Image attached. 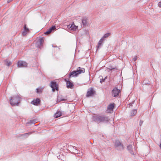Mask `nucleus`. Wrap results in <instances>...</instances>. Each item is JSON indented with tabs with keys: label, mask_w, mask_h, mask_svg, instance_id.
I'll list each match as a JSON object with an SVG mask.
<instances>
[{
	"label": "nucleus",
	"mask_w": 161,
	"mask_h": 161,
	"mask_svg": "<svg viewBox=\"0 0 161 161\" xmlns=\"http://www.w3.org/2000/svg\"><path fill=\"white\" fill-rule=\"evenodd\" d=\"M44 40L43 38H39L36 43V46L37 47H40L42 46Z\"/></svg>",
	"instance_id": "nucleus-8"
},
{
	"label": "nucleus",
	"mask_w": 161,
	"mask_h": 161,
	"mask_svg": "<svg viewBox=\"0 0 161 161\" xmlns=\"http://www.w3.org/2000/svg\"><path fill=\"white\" fill-rule=\"evenodd\" d=\"M132 146L131 145H129L127 146V149L131 154H133V153L132 150Z\"/></svg>",
	"instance_id": "nucleus-16"
},
{
	"label": "nucleus",
	"mask_w": 161,
	"mask_h": 161,
	"mask_svg": "<svg viewBox=\"0 0 161 161\" xmlns=\"http://www.w3.org/2000/svg\"><path fill=\"white\" fill-rule=\"evenodd\" d=\"M158 6L159 7H161V2H159L158 3Z\"/></svg>",
	"instance_id": "nucleus-26"
},
{
	"label": "nucleus",
	"mask_w": 161,
	"mask_h": 161,
	"mask_svg": "<svg viewBox=\"0 0 161 161\" xmlns=\"http://www.w3.org/2000/svg\"><path fill=\"white\" fill-rule=\"evenodd\" d=\"M50 86L52 88L53 91L54 92L55 89L57 90V87L56 82L52 81L51 82Z\"/></svg>",
	"instance_id": "nucleus-11"
},
{
	"label": "nucleus",
	"mask_w": 161,
	"mask_h": 161,
	"mask_svg": "<svg viewBox=\"0 0 161 161\" xmlns=\"http://www.w3.org/2000/svg\"><path fill=\"white\" fill-rule=\"evenodd\" d=\"M82 23H83L84 25H85L87 23V21L85 19H83L82 20Z\"/></svg>",
	"instance_id": "nucleus-24"
},
{
	"label": "nucleus",
	"mask_w": 161,
	"mask_h": 161,
	"mask_svg": "<svg viewBox=\"0 0 161 161\" xmlns=\"http://www.w3.org/2000/svg\"><path fill=\"white\" fill-rule=\"evenodd\" d=\"M133 59L134 60V61H135L137 59L136 56L134 57Z\"/></svg>",
	"instance_id": "nucleus-28"
},
{
	"label": "nucleus",
	"mask_w": 161,
	"mask_h": 161,
	"mask_svg": "<svg viewBox=\"0 0 161 161\" xmlns=\"http://www.w3.org/2000/svg\"><path fill=\"white\" fill-rule=\"evenodd\" d=\"M67 87L68 88H72L73 85L70 81H67L66 82Z\"/></svg>",
	"instance_id": "nucleus-14"
},
{
	"label": "nucleus",
	"mask_w": 161,
	"mask_h": 161,
	"mask_svg": "<svg viewBox=\"0 0 161 161\" xmlns=\"http://www.w3.org/2000/svg\"><path fill=\"white\" fill-rule=\"evenodd\" d=\"M56 29L55 26H53L50 28L44 34H48L51 33L52 31Z\"/></svg>",
	"instance_id": "nucleus-13"
},
{
	"label": "nucleus",
	"mask_w": 161,
	"mask_h": 161,
	"mask_svg": "<svg viewBox=\"0 0 161 161\" xmlns=\"http://www.w3.org/2000/svg\"><path fill=\"white\" fill-rule=\"evenodd\" d=\"M104 39H103V38H101L99 41L98 42V45L97 46V48H98L101 45L103 41H104Z\"/></svg>",
	"instance_id": "nucleus-19"
},
{
	"label": "nucleus",
	"mask_w": 161,
	"mask_h": 161,
	"mask_svg": "<svg viewBox=\"0 0 161 161\" xmlns=\"http://www.w3.org/2000/svg\"><path fill=\"white\" fill-rule=\"evenodd\" d=\"M114 146L117 148L119 150H122L124 149V147L123 144H122L119 140H116L114 142Z\"/></svg>",
	"instance_id": "nucleus-4"
},
{
	"label": "nucleus",
	"mask_w": 161,
	"mask_h": 161,
	"mask_svg": "<svg viewBox=\"0 0 161 161\" xmlns=\"http://www.w3.org/2000/svg\"><path fill=\"white\" fill-rule=\"evenodd\" d=\"M17 65L18 67H27V64L24 61H19Z\"/></svg>",
	"instance_id": "nucleus-6"
},
{
	"label": "nucleus",
	"mask_w": 161,
	"mask_h": 161,
	"mask_svg": "<svg viewBox=\"0 0 161 161\" xmlns=\"http://www.w3.org/2000/svg\"><path fill=\"white\" fill-rule=\"evenodd\" d=\"M120 92V90L117 88H114L112 91V95L115 97L117 96Z\"/></svg>",
	"instance_id": "nucleus-9"
},
{
	"label": "nucleus",
	"mask_w": 161,
	"mask_h": 161,
	"mask_svg": "<svg viewBox=\"0 0 161 161\" xmlns=\"http://www.w3.org/2000/svg\"><path fill=\"white\" fill-rule=\"evenodd\" d=\"M12 1H13V0H8L7 1V2H8V3H9Z\"/></svg>",
	"instance_id": "nucleus-29"
},
{
	"label": "nucleus",
	"mask_w": 161,
	"mask_h": 161,
	"mask_svg": "<svg viewBox=\"0 0 161 161\" xmlns=\"http://www.w3.org/2000/svg\"><path fill=\"white\" fill-rule=\"evenodd\" d=\"M69 31H76L78 29V26L75 25L74 23L71 25H69L67 26Z\"/></svg>",
	"instance_id": "nucleus-5"
},
{
	"label": "nucleus",
	"mask_w": 161,
	"mask_h": 161,
	"mask_svg": "<svg viewBox=\"0 0 161 161\" xmlns=\"http://www.w3.org/2000/svg\"><path fill=\"white\" fill-rule=\"evenodd\" d=\"M85 72V69L80 67H78L76 70L74 71L71 72L70 74V77H75L77 76L79 74L84 73Z\"/></svg>",
	"instance_id": "nucleus-3"
},
{
	"label": "nucleus",
	"mask_w": 161,
	"mask_h": 161,
	"mask_svg": "<svg viewBox=\"0 0 161 161\" xmlns=\"http://www.w3.org/2000/svg\"><path fill=\"white\" fill-rule=\"evenodd\" d=\"M110 35V33H108L106 34H105L104 35L103 37L102 38H103V39H104L105 38H106L108 37Z\"/></svg>",
	"instance_id": "nucleus-21"
},
{
	"label": "nucleus",
	"mask_w": 161,
	"mask_h": 161,
	"mask_svg": "<svg viewBox=\"0 0 161 161\" xmlns=\"http://www.w3.org/2000/svg\"><path fill=\"white\" fill-rule=\"evenodd\" d=\"M62 113L60 111H58L54 115L56 118H58L61 115Z\"/></svg>",
	"instance_id": "nucleus-18"
},
{
	"label": "nucleus",
	"mask_w": 161,
	"mask_h": 161,
	"mask_svg": "<svg viewBox=\"0 0 161 161\" xmlns=\"http://www.w3.org/2000/svg\"><path fill=\"white\" fill-rule=\"evenodd\" d=\"M108 69L110 70H111L112 69H117V68H116L115 67H112V66L110 67V68H108Z\"/></svg>",
	"instance_id": "nucleus-22"
},
{
	"label": "nucleus",
	"mask_w": 161,
	"mask_h": 161,
	"mask_svg": "<svg viewBox=\"0 0 161 161\" xmlns=\"http://www.w3.org/2000/svg\"><path fill=\"white\" fill-rule=\"evenodd\" d=\"M106 78V77H105L104 79H103L102 80H100V82L101 83H102V82L103 81H104V80H105V78Z\"/></svg>",
	"instance_id": "nucleus-27"
},
{
	"label": "nucleus",
	"mask_w": 161,
	"mask_h": 161,
	"mask_svg": "<svg viewBox=\"0 0 161 161\" xmlns=\"http://www.w3.org/2000/svg\"><path fill=\"white\" fill-rule=\"evenodd\" d=\"M40 103V100L39 98H37L36 99H34L31 102V103L35 105H38Z\"/></svg>",
	"instance_id": "nucleus-12"
},
{
	"label": "nucleus",
	"mask_w": 161,
	"mask_h": 161,
	"mask_svg": "<svg viewBox=\"0 0 161 161\" xmlns=\"http://www.w3.org/2000/svg\"><path fill=\"white\" fill-rule=\"evenodd\" d=\"M36 92L37 93L41 92L42 91V89H36Z\"/></svg>",
	"instance_id": "nucleus-23"
},
{
	"label": "nucleus",
	"mask_w": 161,
	"mask_h": 161,
	"mask_svg": "<svg viewBox=\"0 0 161 161\" xmlns=\"http://www.w3.org/2000/svg\"><path fill=\"white\" fill-rule=\"evenodd\" d=\"M23 28L24 30L22 32V35L23 36H25L29 32V28L27 27L26 24L24 25Z\"/></svg>",
	"instance_id": "nucleus-7"
},
{
	"label": "nucleus",
	"mask_w": 161,
	"mask_h": 161,
	"mask_svg": "<svg viewBox=\"0 0 161 161\" xmlns=\"http://www.w3.org/2000/svg\"><path fill=\"white\" fill-rule=\"evenodd\" d=\"M20 97L18 96H14L10 97V104L12 106L17 105L19 102Z\"/></svg>",
	"instance_id": "nucleus-2"
},
{
	"label": "nucleus",
	"mask_w": 161,
	"mask_h": 161,
	"mask_svg": "<svg viewBox=\"0 0 161 161\" xmlns=\"http://www.w3.org/2000/svg\"><path fill=\"white\" fill-rule=\"evenodd\" d=\"M93 118L94 120L98 123H107L109 120V119L108 117L104 115H98L94 116Z\"/></svg>",
	"instance_id": "nucleus-1"
},
{
	"label": "nucleus",
	"mask_w": 161,
	"mask_h": 161,
	"mask_svg": "<svg viewBox=\"0 0 161 161\" xmlns=\"http://www.w3.org/2000/svg\"><path fill=\"white\" fill-rule=\"evenodd\" d=\"M137 113V111L136 110L133 109L132 110L130 113V116L132 117L135 116Z\"/></svg>",
	"instance_id": "nucleus-17"
},
{
	"label": "nucleus",
	"mask_w": 161,
	"mask_h": 161,
	"mask_svg": "<svg viewBox=\"0 0 161 161\" xmlns=\"http://www.w3.org/2000/svg\"><path fill=\"white\" fill-rule=\"evenodd\" d=\"M29 134H30V133H27L26 134V135H28Z\"/></svg>",
	"instance_id": "nucleus-30"
},
{
	"label": "nucleus",
	"mask_w": 161,
	"mask_h": 161,
	"mask_svg": "<svg viewBox=\"0 0 161 161\" xmlns=\"http://www.w3.org/2000/svg\"><path fill=\"white\" fill-rule=\"evenodd\" d=\"M4 64L7 66H9L11 64V63L10 61L6 60L5 61Z\"/></svg>",
	"instance_id": "nucleus-20"
},
{
	"label": "nucleus",
	"mask_w": 161,
	"mask_h": 161,
	"mask_svg": "<svg viewBox=\"0 0 161 161\" xmlns=\"http://www.w3.org/2000/svg\"><path fill=\"white\" fill-rule=\"evenodd\" d=\"M93 94V90L92 89L89 91H88L87 93L86 96L87 97H89L92 96Z\"/></svg>",
	"instance_id": "nucleus-15"
},
{
	"label": "nucleus",
	"mask_w": 161,
	"mask_h": 161,
	"mask_svg": "<svg viewBox=\"0 0 161 161\" xmlns=\"http://www.w3.org/2000/svg\"><path fill=\"white\" fill-rule=\"evenodd\" d=\"M114 107V103H111L109 105L108 107L107 111V112L109 113H111L113 111V109Z\"/></svg>",
	"instance_id": "nucleus-10"
},
{
	"label": "nucleus",
	"mask_w": 161,
	"mask_h": 161,
	"mask_svg": "<svg viewBox=\"0 0 161 161\" xmlns=\"http://www.w3.org/2000/svg\"><path fill=\"white\" fill-rule=\"evenodd\" d=\"M143 122V121H142V120H140V123H139V125L140 126H141L142 125V124Z\"/></svg>",
	"instance_id": "nucleus-25"
}]
</instances>
